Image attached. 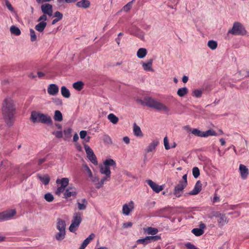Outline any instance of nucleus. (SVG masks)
I'll return each mask as SVG.
<instances>
[{"label":"nucleus","instance_id":"1","mask_svg":"<svg viewBox=\"0 0 249 249\" xmlns=\"http://www.w3.org/2000/svg\"><path fill=\"white\" fill-rule=\"evenodd\" d=\"M15 111V103L13 100L10 97L6 98L2 105L1 111L5 122L9 126L14 123Z\"/></svg>","mask_w":249,"mask_h":249},{"label":"nucleus","instance_id":"2","mask_svg":"<svg viewBox=\"0 0 249 249\" xmlns=\"http://www.w3.org/2000/svg\"><path fill=\"white\" fill-rule=\"evenodd\" d=\"M116 162L111 159H108L104 162V165H101L100 167V172L101 174L105 175L99 182L95 183V186L96 189H100L103 187L104 183L107 181H109L111 178V171L109 166L116 167Z\"/></svg>","mask_w":249,"mask_h":249},{"label":"nucleus","instance_id":"3","mask_svg":"<svg viewBox=\"0 0 249 249\" xmlns=\"http://www.w3.org/2000/svg\"><path fill=\"white\" fill-rule=\"evenodd\" d=\"M142 105L156 109L159 111L168 112L169 108L164 104L150 97H145L143 100L141 101Z\"/></svg>","mask_w":249,"mask_h":249},{"label":"nucleus","instance_id":"4","mask_svg":"<svg viewBox=\"0 0 249 249\" xmlns=\"http://www.w3.org/2000/svg\"><path fill=\"white\" fill-rule=\"evenodd\" d=\"M30 119L34 123H41L48 125L53 124L52 119L50 116L39 112L32 111Z\"/></svg>","mask_w":249,"mask_h":249},{"label":"nucleus","instance_id":"5","mask_svg":"<svg viewBox=\"0 0 249 249\" xmlns=\"http://www.w3.org/2000/svg\"><path fill=\"white\" fill-rule=\"evenodd\" d=\"M228 33L233 35L243 36L247 34V31L241 23L235 22L231 29L228 31Z\"/></svg>","mask_w":249,"mask_h":249},{"label":"nucleus","instance_id":"6","mask_svg":"<svg viewBox=\"0 0 249 249\" xmlns=\"http://www.w3.org/2000/svg\"><path fill=\"white\" fill-rule=\"evenodd\" d=\"M84 148L87 155V158L93 164L97 165L98 164V161L93 150L87 144L84 145Z\"/></svg>","mask_w":249,"mask_h":249},{"label":"nucleus","instance_id":"7","mask_svg":"<svg viewBox=\"0 0 249 249\" xmlns=\"http://www.w3.org/2000/svg\"><path fill=\"white\" fill-rule=\"evenodd\" d=\"M187 186V185L179 181L178 183L175 186L173 194L177 197H180L182 193L183 190Z\"/></svg>","mask_w":249,"mask_h":249},{"label":"nucleus","instance_id":"8","mask_svg":"<svg viewBox=\"0 0 249 249\" xmlns=\"http://www.w3.org/2000/svg\"><path fill=\"white\" fill-rule=\"evenodd\" d=\"M206 229V225L202 222L199 223V228L192 229L191 232L196 236H200L204 233V230Z\"/></svg>","mask_w":249,"mask_h":249},{"label":"nucleus","instance_id":"9","mask_svg":"<svg viewBox=\"0 0 249 249\" xmlns=\"http://www.w3.org/2000/svg\"><path fill=\"white\" fill-rule=\"evenodd\" d=\"M41 10L43 14H47L49 17H52L53 16V6L49 3L42 4L41 6Z\"/></svg>","mask_w":249,"mask_h":249},{"label":"nucleus","instance_id":"10","mask_svg":"<svg viewBox=\"0 0 249 249\" xmlns=\"http://www.w3.org/2000/svg\"><path fill=\"white\" fill-rule=\"evenodd\" d=\"M148 185L151 187L152 190L156 193H159L163 189L162 186L159 185L151 179H148L146 181Z\"/></svg>","mask_w":249,"mask_h":249},{"label":"nucleus","instance_id":"11","mask_svg":"<svg viewBox=\"0 0 249 249\" xmlns=\"http://www.w3.org/2000/svg\"><path fill=\"white\" fill-rule=\"evenodd\" d=\"M15 209H9L1 213H0V218H11L14 216L16 214Z\"/></svg>","mask_w":249,"mask_h":249},{"label":"nucleus","instance_id":"12","mask_svg":"<svg viewBox=\"0 0 249 249\" xmlns=\"http://www.w3.org/2000/svg\"><path fill=\"white\" fill-rule=\"evenodd\" d=\"M134 202L130 201L128 204H124L123 206V213L125 215H128L130 211L134 209Z\"/></svg>","mask_w":249,"mask_h":249},{"label":"nucleus","instance_id":"13","mask_svg":"<svg viewBox=\"0 0 249 249\" xmlns=\"http://www.w3.org/2000/svg\"><path fill=\"white\" fill-rule=\"evenodd\" d=\"M81 222V219H73L69 227V231L71 232H74L79 227Z\"/></svg>","mask_w":249,"mask_h":249},{"label":"nucleus","instance_id":"14","mask_svg":"<svg viewBox=\"0 0 249 249\" xmlns=\"http://www.w3.org/2000/svg\"><path fill=\"white\" fill-rule=\"evenodd\" d=\"M239 170L241 178L243 179H246L249 174L248 168L245 165L241 164L239 165Z\"/></svg>","mask_w":249,"mask_h":249},{"label":"nucleus","instance_id":"15","mask_svg":"<svg viewBox=\"0 0 249 249\" xmlns=\"http://www.w3.org/2000/svg\"><path fill=\"white\" fill-rule=\"evenodd\" d=\"M47 91L51 95H56L59 91L58 87L55 84H51L48 86Z\"/></svg>","mask_w":249,"mask_h":249},{"label":"nucleus","instance_id":"16","mask_svg":"<svg viewBox=\"0 0 249 249\" xmlns=\"http://www.w3.org/2000/svg\"><path fill=\"white\" fill-rule=\"evenodd\" d=\"M64 197L68 198L71 196H75L76 195V189L75 188L69 187L64 193Z\"/></svg>","mask_w":249,"mask_h":249},{"label":"nucleus","instance_id":"17","mask_svg":"<svg viewBox=\"0 0 249 249\" xmlns=\"http://www.w3.org/2000/svg\"><path fill=\"white\" fill-rule=\"evenodd\" d=\"M202 189V184L200 181L198 180L193 189V190L189 193L190 195H196L198 194Z\"/></svg>","mask_w":249,"mask_h":249},{"label":"nucleus","instance_id":"18","mask_svg":"<svg viewBox=\"0 0 249 249\" xmlns=\"http://www.w3.org/2000/svg\"><path fill=\"white\" fill-rule=\"evenodd\" d=\"M66 224L65 221L61 219H59V220L56 223V228L58 231H66Z\"/></svg>","mask_w":249,"mask_h":249},{"label":"nucleus","instance_id":"19","mask_svg":"<svg viewBox=\"0 0 249 249\" xmlns=\"http://www.w3.org/2000/svg\"><path fill=\"white\" fill-rule=\"evenodd\" d=\"M184 128L190 131H191L192 133L196 136L203 137V131H201L196 128H194L192 129L189 126H185Z\"/></svg>","mask_w":249,"mask_h":249},{"label":"nucleus","instance_id":"20","mask_svg":"<svg viewBox=\"0 0 249 249\" xmlns=\"http://www.w3.org/2000/svg\"><path fill=\"white\" fill-rule=\"evenodd\" d=\"M76 5L78 7L87 9L89 7L90 5V2L88 0H81L79 1H78L76 3Z\"/></svg>","mask_w":249,"mask_h":249},{"label":"nucleus","instance_id":"21","mask_svg":"<svg viewBox=\"0 0 249 249\" xmlns=\"http://www.w3.org/2000/svg\"><path fill=\"white\" fill-rule=\"evenodd\" d=\"M153 64V59H149L147 63L143 62L142 64V68L144 70L146 71H153V70L152 68Z\"/></svg>","mask_w":249,"mask_h":249},{"label":"nucleus","instance_id":"22","mask_svg":"<svg viewBox=\"0 0 249 249\" xmlns=\"http://www.w3.org/2000/svg\"><path fill=\"white\" fill-rule=\"evenodd\" d=\"M144 232L148 234H151L154 235L156 234L159 231L158 229L156 228H153L151 227H148L143 229Z\"/></svg>","mask_w":249,"mask_h":249},{"label":"nucleus","instance_id":"23","mask_svg":"<svg viewBox=\"0 0 249 249\" xmlns=\"http://www.w3.org/2000/svg\"><path fill=\"white\" fill-rule=\"evenodd\" d=\"M159 144V142L157 140L153 141L152 142H151L147 148L146 149L145 151L146 152L149 153L152 152L154 151L156 147L157 146V145Z\"/></svg>","mask_w":249,"mask_h":249},{"label":"nucleus","instance_id":"24","mask_svg":"<svg viewBox=\"0 0 249 249\" xmlns=\"http://www.w3.org/2000/svg\"><path fill=\"white\" fill-rule=\"evenodd\" d=\"M69 182V179L68 178H64L61 179H57L56 183L57 184H60L61 186L66 187Z\"/></svg>","mask_w":249,"mask_h":249},{"label":"nucleus","instance_id":"25","mask_svg":"<svg viewBox=\"0 0 249 249\" xmlns=\"http://www.w3.org/2000/svg\"><path fill=\"white\" fill-rule=\"evenodd\" d=\"M39 23L35 26V29L39 32H42L47 25L46 22L39 21Z\"/></svg>","mask_w":249,"mask_h":249},{"label":"nucleus","instance_id":"26","mask_svg":"<svg viewBox=\"0 0 249 249\" xmlns=\"http://www.w3.org/2000/svg\"><path fill=\"white\" fill-rule=\"evenodd\" d=\"M133 132L134 135L137 137L143 136V134L141 131V128L135 123L134 124L133 126Z\"/></svg>","mask_w":249,"mask_h":249},{"label":"nucleus","instance_id":"27","mask_svg":"<svg viewBox=\"0 0 249 249\" xmlns=\"http://www.w3.org/2000/svg\"><path fill=\"white\" fill-rule=\"evenodd\" d=\"M54 237L57 241H62L66 237V231H58L55 233Z\"/></svg>","mask_w":249,"mask_h":249},{"label":"nucleus","instance_id":"28","mask_svg":"<svg viewBox=\"0 0 249 249\" xmlns=\"http://www.w3.org/2000/svg\"><path fill=\"white\" fill-rule=\"evenodd\" d=\"M147 52L146 49L142 48L138 50L137 53V55L139 58H144L147 54Z\"/></svg>","mask_w":249,"mask_h":249},{"label":"nucleus","instance_id":"29","mask_svg":"<svg viewBox=\"0 0 249 249\" xmlns=\"http://www.w3.org/2000/svg\"><path fill=\"white\" fill-rule=\"evenodd\" d=\"M38 178L40 180V181L45 185L48 184L50 180V178L48 175H45L44 176H41L39 175H38Z\"/></svg>","mask_w":249,"mask_h":249},{"label":"nucleus","instance_id":"30","mask_svg":"<svg viewBox=\"0 0 249 249\" xmlns=\"http://www.w3.org/2000/svg\"><path fill=\"white\" fill-rule=\"evenodd\" d=\"M61 92L62 95L65 98H68L70 97V92L69 90L65 86H62L61 87Z\"/></svg>","mask_w":249,"mask_h":249},{"label":"nucleus","instance_id":"31","mask_svg":"<svg viewBox=\"0 0 249 249\" xmlns=\"http://www.w3.org/2000/svg\"><path fill=\"white\" fill-rule=\"evenodd\" d=\"M53 119L55 121L61 122L63 120V116L61 112L59 110H55Z\"/></svg>","mask_w":249,"mask_h":249},{"label":"nucleus","instance_id":"32","mask_svg":"<svg viewBox=\"0 0 249 249\" xmlns=\"http://www.w3.org/2000/svg\"><path fill=\"white\" fill-rule=\"evenodd\" d=\"M107 119L113 124H116L119 121L118 118L113 113H110L107 116Z\"/></svg>","mask_w":249,"mask_h":249},{"label":"nucleus","instance_id":"33","mask_svg":"<svg viewBox=\"0 0 249 249\" xmlns=\"http://www.w3.org/2000/svg\"><path fill=\"white\" fill-rule=\"evenodd\" d=\"M188 92V89L187 88L184 87L180 88L178 90L177 94L179 97H183Z\"/></svg>","mask_w":249,"mask_h":249},{"label":"nucleus","instance_id":"34","mask_svg":"<svg viewBox=\"0 0 249 249\" xmlns=\"http://www.w3.org/2000/svg\"><path fill=\"white\" fill-rule=\"evenodd\" d=\"M73 88L78 91H80L83 88L84 83L82 81H77L72 85Z\"/></svg>","mask_w":249,"mask_h":249},{"label":"nucleus","instance_id":"35","mask_svg":"<svg viewBox=\"0 0 249 249\" xmlns=\"http://www.w3.org/2000/svg\"><path fill=\"white\" fill-rule=\"evenodd\" d=\"M10 32L12 34L16 36H19L21 34L19 29L15 26H12L10 27Z\"/></svg>","mask_w":249,"mask_h":249},{"label":"nucleus","instance_id":"36","mask_svg":"<svg viewBox=\"0 0 249 249\" xmlns=\"http://www.w3.org/2000/svg\"><path fill=\"white\" fill-rule=\"evenodd\" d=\"M87 204V201L86 199H82L81 202H78V208L79 210H85L86 208V205Z\"/></svg>","mask_w":249,"mask_h":249},{"label":"nucleus","instance_id":"37","mask_svg":"<svg viewBox=\"0 0 249 249\" xmlns=\"http://www.w3.org/2000/svg\"><path fill=\"white\" fill-rule=\"evenodd\" d=\"M207 45L211 49L213 50L217 47V43L214 40H211L208 42Z\"/></svg>","mask_w":249,"mask_h":249},{"label":"nucleus","instance_id":"38","mask_svg":"<svg viewBox=\"0 0 249 249\" xmlns=\"http://www.w3.org/2000/svg\"><path fill=\"white\" fill-rule=\"evenodd\" d=\"M87 132L85 130H82L80 132V136L81 139H85V141L86 142H89L90 140V137L89 136H87Z\"/></svg>","mask_w":249,"mask_h":249},{"label":"nucleus","instance_id":"39","mask_svg":"<svg viewBox=\"0 0 249 249\" xmlns=\"http://www.w3.org/2000/svg\"><path fill=\"white\" fill-rule=\"evenodd\" d=\"M94 237L95 234L94 233H91L86 239L84 240L82 243L87 247V246Z\"/></svg>","mask_w":249,"mask_h":249},{"label":"nucleus","instance_id":"40","mask_svg":"<svg viewBox=\"0 0 249 249\" xmlns=\"http://www.w3.org/2000/svg\"><path fill=\"white\" fill-rule=\"evenodd\" d=\"M216 133L212 129H209L206 131H203V137H207L209 136H216Z\"/></svg>","mask_w":249,"mask_h":249},{"label":"nucleus","instance_id":"41","mask_svg":"<svg viewBox=\"0 0 249 249\" xmlns=\"http://www.w3.org/2000/svg\"><path fill=\"white\" fill-rule=\"evenodd\" d=\"M44 199L49 202H52L54 199L53 195L50 193H48L44 195Z\"/></svg>","mask_w":249,"mask_h":249},{"label":"nucleus","instance_id":"42","mask_svg":"<svg viewBox=\"0 0 249 249\" xmlns=\"http://www.w3.org/2000/svg\"><path fill=\"white\" fill-rule=\"evenodd\" d=\"M192 171L194 177L196 178H197L200 175L199 168L197 167H194L192 169Z\"/></svg>","mask_w":249,"mask_h":249},{"label":"nucleus","instance_id":"43","mask_svg":"<svg viewBox=\"0 0 249 249\" xmlns=\"http://www.w3.org/2000/svg\"><path fill=\"white\" fill-rule=\"evenodd\" d=\"M72 132V129L68 128L64 130V134L66 138H69L71 137V133Z\"/></svg>","mask_w":249,"mask_h":249},{"label":"nucleus","instance_id":"44","mask_svg":"<svg viewBox=\"0 0 249 249\" xmlns=\"http://www.w3.org/2000/svg\"><path fill=\"white\" fill-rule=\"evenodd\" d=\"M137 243L138 244H142L144 245H146L149 243V241L148 240L147 237H145L144 238L139 239L137 240Z\"/></svg>","mask_w":249,"mask_h":249},{"label":"nucleus","instance_id":"45","mask_svg":"<svg viewBox=\"0 0 249 249\" xmlns=\"http://www.w3.org/2000/svg\"><path fill=\"white\" fill-rule=\"evenodd\" d=\"M30 36H31V40L32 42L35 41L36 40V33L35 31L31 29L30 30Z\"/></svg>","mask_w":249,"mask_h":249},{"label":"nucleus","instance_id":"46","mask_svg":"<svg viewBox=\"0 0 249 249\" xmlns=\"http://www.w3.org/2000/svg\"><path fill=\"white\" fill-rule=\"evenodd\" d=\"M202 91L199 89H195L193 91V96L197 98L200 97L202 95Z\"/></svg>","mask_w":249,"mask_h":249},{"label":"nucleus","instance_id":"47","mask_svg":"<svg viewBox=\"0 0 249 249\" xmlns=\"http://www.w3.org/2000/svg\"><path fill=\"white\" fill-rule=\"evenodd\" d=\"M134 1L135 0H132L131 1L129 2L127 4H126L123 8L124 11H128L131 8L132 4Z\"/></svg>","mask_w":249,"mask_h":249},{"label":"nucleus","instance_id":"48","mask_svg":"<svg viewBox=\"0 0 249 249\" xmlns=\"http://www.w3.org/2000/svg\"><path fill=\"white\" fill-rule=\"evenodd\" d=\"M103 140L105 142L108 144L112 143V141L111 138L107 135H105L103 136Z\"/></svg>","mask_w":249,"mask_h":249},{"label":"nucleus","instance_id":"49","mask_svg":"<svg viewBox=\"0 0 249 249\" xmlns=\"http://www.w3.org/2000/svg\"><path fill=\"white\" fill-rule=\"evenodd\" d=\"M164 145L166 150H169L171 148L169 144L168 138L167 137H164L163 139Z\"/></svg>","mask_w":249,"mask_h":249},{"label":"nucleus","instance_id":"50","mask_svg":"<svg viewBox=\"0 0 249 249\" xmlns=\"http://www.w3.org/2000/svg\"><path fill=\"white\" fill-rule=\"evenodd\" d=\"M65 188L61 186L58 187L55 192V194L58 196H60L62 193L64 192Z\"/></svg>","mask_w":249,"mask_h":249},{"label":"nucleus","instance_id":"51","mask_svg":"<svg viewBox=\"0 0 249 249\" xmlns=\"http://www.w3.org/2000/svg\"><path fill=\"white\" fill-rule=\"evenodd\" d=\"M52 134L58 139L61 138L63 137V133L61 131H56L53 132Z\"/></svg>","mask_w":249,"mask_h":249},{"label":"nucleus","instance_id":"52","mask_svg":"<svg viewBox=\"0 0 249 249\" xmlns=\"http://www.w3.org/2000/svg\"><path fill=\"white\" fill-rule=\"evenodd\" d=\"M54 17L58 20H60L63 18V14L59 11H56L54 13Z\"/></svg>","mask_w":249,"mask_h":249},{"label":"nucleus","instance_id":"53","mask_svg":"<svg viewBox=\"0 0 249 249\" xmlns=\"http://www.w3.org/2000/svg\"><path fill=\"white\" fill-rule=\"evenodd\" d=\"M228 222V220L227 219H218V223L220 227H221Z\"/></svg>","mask_w":249,"mask_h":249},{"label":"nucleus","instance_id":"54","mask_svg":"<svg viewBox=\"0 0 249 249\" xmlns=\"http://www.w3.org/2000/svg\"><path fill=\"white\" fill-rule=\"evenodd\" d=\"M84 168L85 169L86 171L87 172L88 176L89 178H92V173L91 171V170L89 169V168L88 166L87 165H84Z\"/></svg>","mask_w":249,"mask_h":249},{"label":"nucleus","instance_id":"55","mask_svg":"<svg viewBox=\"0 0 249 249\" xmlns=\"http://www.w3.org/2000/svg\"><path fill=\"white\" fill-rule=\"evenodd\" d=\"M47 14H43L42 16H41L38 19L37 21H42V22H46L47 20Z\"/></svg>","mask_w":249,"mask_h":249},{"label":"nucleus","instance_id":"56","mask_svg":"<svg viewBox=\"0 0 249 249\" xmlns=\"http://www.w3.org/2000/svg\"><path fill=\"white\" fill-rule=\"evenodd\" d=\"M5 5L7 8L10 11L13 12L14 11V8L12 6L11 4L8 0H5Z\"/></svg>","mask_w":249,"mask_h":249},{"label":"nucleus","instance_id":"57","mask_svg":"<svg viewBox=\"0 0 249 249\" xmlns=\"http://www.w3.org/2000/svg\"><path fill=\"white\" fill-rule=\"evenodd\" d=\"M185 247L188 249H197V248L193 244L190 242H188L185 244Z\"/></svg>","mask_w":249,"mask_h":249},{"label":"nucleus","instance_id":"58","mask_svg":"<svg viewBox=\"0 0 249 249\" xmlns=\"http://www.w3.org/2000/svg\"><path fill=\"white\" fill-rule=\"evenodd\" d=\"M187 174H185L183 176L182 179L179 180V181L187 185L188 182H187Z\"/></svg>","mask_w":249,"mask_h":249},{"label":"nucleus","instance_id":"59","mask_svg":"<svg viewBox=\"0 0 249 249\" xmlns=\"http://www.w3.org/2000/svg\"><path fill=\"white\" fill-rule=\"evenodd\" d=\"M132 226V223L131 222H128L126 223H124L123 224V228H130Z\"/></svg>","mask_w":249,"mask_h":249},{"label":"nucleus","instance_id":"60","mask_svg":"<svg viewBox=\"0 0 249 249\" xmlns=\"http://www.w3.org/2000/svg\"><path fill=\"white\" fill-rule=\"evenodd\" d=\"M91 178V181L92 182L94 183V185L95 184V183H97L100 182V181H99V178L97 177H93L92 176V178Z\"/></svg>","mask_w":249,"mask_h":249},{"label":"nucleus","instance_id":"61","mask_svg":"<svg viewBox=\"0 0 249 249\" xmlns=\"http://www.w3.org/2000/svg\"><path fill=\"white\" fill-rule=\"evenodd\" d=\"M161 239V237L159 235H153V242L157 241Z\"/></svg>","mask_w":249,"mask_h":249},{"label":"nucleus","instance_id":"62","mask_svg":"<svg viewBox=\"0 0 249 249\" xmlns=\"http://www.w3.org/2000/svg\"><path fill=\"white\" fill-rule=\"evenodd\" d=\"M123 141L126 144H128L130 142V139L127 136L124 137Z\"/></svg>","mask_w":249,"mask_h":249},{"label":"nucleus","instance_id":"63","mask_svg":"<svg viewBox=\"0 0 249 249\" xmlns=\"http://www.w3.org/2000/svg\"><path fill=\"white\" fill-rule=\"evenodd\" d=\"M78 139L79 136L77 133H75L73 136V142H76L78 140Z\"/></svg>","mask_w":249,"mask_h":249},{"label":"nucleus","instance_id":"64","mask_svg":"<svg viewBox=\"0 0 249 249\" xmlns=\"http://www.w3.org/2000/svg\"><path fill=\"white\" fill-rule=\"evenodd\" d=\"M182 80L183 83H186L188 80V77L187 76H184Z\"/></svg>","mask_w":249,"mask_h":249}]
</instances>
